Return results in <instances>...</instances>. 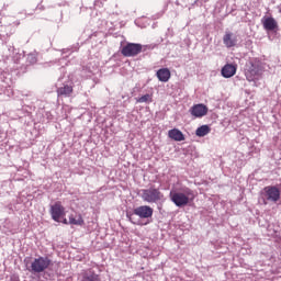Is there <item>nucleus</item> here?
<instances>
[{
  "label": "nucleus",
  "instance_id": "1a4fd4ad",
  "mask_svg": "<svg viewBox=\"0 0 281 281\" xmlns=\"http://www.w3.org/2000/svg\"><path fill=\"white\" fill-rule=\"evenodd\" d=\"M189 111L193 117H205L209 109H207V105L203 103H199L191 106Z\"/></svg>",
  "mask_w": 281,
  "mask_h": 281
},
{
  "label": "nucleus",
  "instance_id": "ddd939ff",
  "mask_svg": "<svg viewBox=\"0 0 281 281\" xmlns=\"http://www.w3.org/2000/svg\"><path fill=\"white\" fill-rule=\"evenodd\" d=\"M156 76L160 82H168L171 78V72L168 68H160L157 70Z\"/></svg>",
  "mask_w": 281,
  "mask_h": 281
},
{
  "label": "nucleus",
  "instance_id": "412c9836",
  "mask_svg": "<svg viewBox=\"0 0 281 281\" xmlns=\"http://www.w3.org/2000/svg\"><path fill=\"white\" fill-rule=\"evenodd\" d=\"M278 9H279V12H280V14H281V4L278 7Z\"/></svg>",
  "mask_w": 281,
  "mask_h": 281
},
{
  "label": "nucleus",
  "instance_id": "9b49d317",
  "mask_svg": "<svg viewBox=\"0 0 281 281\" xmlns=\"http://www.w3.org/2000/svg\"><path fill=\"white\" fill-rule=\"evenodd\" d=\"M238 71V65L236 64H226L222 67L221 74L223 78H234Z\"/></svg>",
  "mask_w": 281,
  "mask_h": 281
},
{
  "label": "nucleus",
  "instance_id": "9d476101",
  "mask_svg": "<svg viewBox=\"0 0 281 281\" xmlns=\"http://www.w3.org/2000/svg\"><path fill=\"white\" fill-rule=\"evenodd\" d=\"M223 43L228 49L232 47H236V45H238V37L236 36V34L226 31L223 36Z\"/></svg>",
  "mask_w": 281,
  "mask_h": 281
},
{
  "label": "nucleus",
  "instance_id": "f257e3e1",
  "mask_svg": "<svg viewBox=\"0 0 281 281\" xmlns=\"http://www.w3.org/2000/svg\"><path fill=\"white\" fill-rule=\"evenodd\" d=\"M140 198L145 203H159L164 201V193L155 186L140 190Z\"/></svg>",
  "mask_w": 281,
  "mask_h": 281
},
{
  "label": "nucleus",
  "instance_id": "f03ea898",
  "mask_svg": "<svg viewBox=\"0 0 281 281\" xmlns=\"http://www.w3.org/2000/svg\"><path fill=\"white\" fill-rule=\"evenodd\" d=\"M261 199L263 205H267V203H278L280 201V189L276 186L265 187L261 192Z\"/></svg>",
  "mask_w": 281,
  "mask_h": 281
},
{
  "label": "nucleus",
  "instance_id": "a211bd4d",
  "mask_svg": "<svg viewBox=\"0 0 281 281\" xmlns=\"http://www.w3.org/2000/svg\"><path fill=\"white\" fill-rule=\"evenodd\" d=\"M69 225H85V220L81 214H78L76 217L74 215L69 216Z\"/></svg>",
  "mask_w": 281,
  "mask_h": 281
},
{
  "label": "nucleus",
  "instance_id": "f3484780",
  "mask_svg": "<svg viewBox=\"0 0 281 281\" xmlns=\"http://www.w3.org/2000/svg\"><path fill=\"white\" fill-rule=\"evenodd\" d=\"M210 131H212V130L210 128L209 125H202L196 128L195 135L198 137H205V135H209Z\"/></svg>",
  "mask_w": 281,
  "mask_h": 281
},
{
  "label": "nucleus",
  "instance_id": "dca6fc26",
  "mask_svg": "<svg viewBox=\"0 0 281 281\" xmlns=\"http://www.w3.org/2000/svg\"><path fill=\"white\" fill-rule=\"evenodd\" d=\"M80 281H100V276L95 274V272L89 270L81 273Z\"/></svg>",
  "mask_w": 281,
  "mask_h": 281
},
{
  "label": "nucleus",
  "instance_id": "aec40b11",
  "mask_svg": "<svg viewBox=\"0 0 281 281\" xmlns=\"http://www.w3.org/2000/svg\"><path fill=\"white\" fill-rule=\"evenodd\" d=\"M60 223H63L64 225H69V222L67 221V218H65V216L60 220Z\"/></svg>",
  "mask_w": 281,
  "mask_h": 281
},
{
  "label": "nucleus",
  "instance_id": "6e6552de",
  "mask_svg": "<svg viewBox=\"0 0 281 281\" xmlns=\"http://www.w3.org/2000/svg\"><path fill=\"white\" fill-rule=\"evenodd\" d=\"M153 207L148 205H142L134 209L135 216H138L139 218H153Z\"/></svg>",
  "mask_w": 281,
  "mask_h": 281
},
{
  "label": "nucleus",
  "instance_id": "f8f14e48",
  "mask_svg": "<svg viewBox=\"0 0 281 281\" xmlns=\"http://www.w3.org/2000/svg\"><path fill=\"white\" fill-rule=\"evenodd\" d=\"M262 26L268 32H273V30H278V21L273 18H263L261 20Z\"/></svg>",
  "mask_w": 281,
  "mask_h": 281
},
{
  "label": "nucleus",
  "instance_id": "4468645a",
  "mask_svg": "<svg viewBox=\"0 0 281 281\" xmlns=\"http://www.w3.org/2000/svg\"><path fill=\"white\" fill-rule=\"evenodd\" d=\"M168 137H170V139H173V142H184L186 140V136L183 135V132H181L178 128L170 130L168 132Z\"/></svg>",
  "mask_w": 281,
  "mask_h": 281
},
{
  "label": "nucleus",
  "instance_id": "423d86ee",
  "mask_svg": "<svg viewBox=\"0 0 281 281\" xmlns=\"http://www.w3.org/2000/svg\"><path fill=\"white\" fill-rule=\"evenodd\" d=\"M170 201L177 205V207H186L190 203V198L186 193L177 192L175 190L169 193Z\"/></svg>",
  "mask_w": 281,
  "mask_h": 281
},
{
  "label": "nucleus",
  "instance_id": "7ed1b4c3",
  "mask_svg": "<svg viewBox=\"0 0 281 281\" xmlns=\"http://www.w3.org/2000/svg\"><path fill=\"white\" fill-rule=\"evenodd\" d=\"M50 265L52 260H49V258L38 257L32 261L31 269H29V271H31V273H43V271H46Z\"/></svg>",
  "mask_w": 281,
  "mask_h": 281
},
{
  "label": "nucleus",
  "instance_id": "39448f33",
  "mask_svg": "<svg viewBox=\"0 0 281 281\" xmlns=\"http://www.w3.org/2000/svg\"><path fill=\"white\" fill-rule=\"evenodd\" d=\"M49 214L55 223H60V220L67 215L65 206H63V202L57 201L50 205Z\"/></svg>",
  "mask_w": 281,
  "mask_h": 281
},
{
  "label": "nucleus",
  "instance_id": "20e7f679",
  "mask_svg": "<svg viewBox=\"0 0 281 281\" xmlns=\"http://www.w3.org/2000/svg\"><path fill=\"white\" fill-rule=\"evenodd\" d=\"M142 52H144V46L137 43H127L121 49V54L122 56H125V58H133L138 56V54H142Z\"/></svg>",
  "mask_w": 281,
  "mask_h": 281
},
{
  "label": "nucleus",
  "instance_id": "2eb2a0df",
  "mask_svg": "<svg viewBox=\"0 0 281 281\" xmlns=\"http://www.w3.org/2000/svg\"><path fill=\"white\" fill-rule=\"evenodd\" d=\"M71 93H74V87L69 85H65L64 87L57 89L58 98H70Z\"/></svg>",
  "mask_w": 281,
  "mask_h": 281
},
{
  "label": "nucleus",
  "instance_id": "0eeeda50",
  "mask_svg": "<svg viewBox=\"0 0 281 281\" xmlns=\"http://www.w3.org/2000/svg\"><path fill=\"white\" fill-rule=\"evenodd\" d=\"M260 76V68L258 65L250 61L247 68L245 69V77L248 82H254V80H258Z\"/></svg>",
  "mask_w": 281,
  "mask_h": 281
},
{
  "label": "nucleus",
  "instance_id": "6ab92c4d",
  "mask_svg": "<svg viewBox=\"0 0 281 281\" xmlns=\"http://www.w3.org/2000/svg\"><path fill=\"white\" fill-rule=\"evenodd\" d=\"M137 102H139L140 104L144 102H153V97H150V94H144L143 97L137 99Z\"/></svg>",
  "mask_w": 281,
  "mask_h": 281
}]
</instances>
